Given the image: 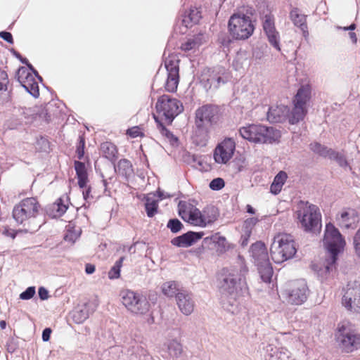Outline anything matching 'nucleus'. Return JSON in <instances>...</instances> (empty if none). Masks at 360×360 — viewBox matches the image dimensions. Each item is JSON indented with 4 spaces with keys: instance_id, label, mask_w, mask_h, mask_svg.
<instances>
[{
    "instance_id": "5fc2aeb1",
    "label": "nucleus",
    "mask_w": 360,
    "mask_h": 360,
    "mask_svg": "<svg viewBox=\"0 0 360 360\" xmlns=\"http://www.w3.org/2000/svg\"><path fill=\"white\" fill-rule=\"evenodd\" d=\"M36 145L41 152H47L50 148V143L44 136H40L37 139Z\"/></svg>"
},
{
    "instance_id": "7ed1b4c3",
    "label": "nucleus",
    "mask_w": 360,
    "mask_h": 360,
    "mask_svg": "<svg viewBox=\"0 0 360 360\" xmlns=\"http://www.w3.org/2000/svg\"><path fill=\"white\" fill-rule=\"evenodd\" d=\"M257 25L247 20L243 15L233 13L227 23L228 32H220L217 41L224 48L229 49L236 41H245L255 32Z\"/></svg>"
},
{
    "instance_id": "8fccbe9b",
    "label": "nucleus",
    "mask_w": 360,
    "mask_h": 360,
    "mask_svg": "<svg viewBox=\"0 0 360 360\" xmlns=\"http://www.w3.org/2000/svg\"><path fill=\"white\" fill-rule=\"evenodd\" d=\"M259 221V219L257 217H249L244 220L242 231L243 232L251 233L256 226V224Z\"/></svg>"
},
{
    "instance_id": "69168bd1",
    "label": "nucleus",
    "mask_w": 360,
    "mask_h": 360,
    "mask_svg": "<svg viewBox=\"0 0 360 360\" xmlns=\"http://www.w3.org/2000/svg\"><path fill=\"white\" fill-rule=\"evenodd\" d=\"M198 44L197 39H188L186 41L181 44L180 49L186 52L193 49Z\"/></svg>"
},
{
    "instance_id": "4be33fe9",
    "label": "nucleus",
    "mask_w": 360,
    "mask_h": 360,
    "mask_svg": "<svg viewBox=\"0 0 360 360\" xmlns=\"http://www.w3.org/2000/svg\"><path fill=\"white\" fill-rule=\"evenodd\" d=\"M249 252L254 259L255 264L269 259L266 245L262 240H257L252 243L250 247Z\"/></svg>"
},
{
    "instance_id": "6e6d98bb",
    "label": "nucleus",
    "mask_w": 360,
    "mask_h": 360,
    "mask_svg": "<svg viewBox=\"0 0 360 360\" xmlns=\"http://www.w3.org/2000/svg\"><path fill=\"white\" fill-rule=\"evenodd\" d=\"M37 117H39L40 119L44 120L47 123L50 122V121L51 120V115L49 112L47 105L40 110H38L37 111L34 110L35 120L37 119Z\"/></svg>"
},
{
    "instance_id": "e433bc0d",
    "label": "nucleus",
    "mask_w": 360,
    "mask_h": 360,
    "mask_svg": "<svg viewBox=\"0 0 360 360\" xmlns=\"http://www.w3.org/2000/svg\"><path fill=\"white\" fill-rule=\"evenodd\" d=\"M200 84L208 91L214 86L215 88V82L214 77V70L212 72L210 71V69L204 70L202 73L201 74L200 78Z\"/></svg>"
},
{
    "instance_id": "774afa93",
    "label": "nucleus",
    "mask_w": 360,
    "mask_h": 360,
    "mask_svg": "<svg viewBox=\"0 0 360 360\" xmlns=\"http://www.w3.org/2000/svg\"><path fill=\"white\" fill-rule=\"evenodd\" d=\"M358 292L354 291V304L355 305L354 311L360 312V283L359 284Z\"/></svg>"
},
{
    "instance_id": "2f4dec72",
    "label": "nucleus",
    "mask_w": 360,
    "mask_h": 360,
    "mask_svg": "<svg viewBox=\"0 0 360 360\" xmlns=\"http://www.w3.org/2000/svg\"><path fill=\"white\" fill-rule=\"evenodd\" d=\"M255 266H257L261 280L266 283H270L274 274L273 266L270 260H266L263 262H259L258 264H256Z\"/></svg>"
},
{
    "instance_id": "37998d69",
    "label": "nucleus",
    "mask_w": 360,
    "mask_h": 360,
    "mask_svg": "<svg viewBox=\"0 0 360 360\" xmlns=\"http://www.w3.org/2000/svg\"><path fill=\"white\" fill-rule=\"evenodd\" d=\"M166 226L173 234H177L184 229V225L176 217L170 218L167 221Z\"/></svg>"
},
{
    "instance_id": "a878e982",
    "label": "nucleus",
    "mask_w": 360,
    "mask_h": 360,
    "mask_svg": "<svg viewBox=\"0 0 360 360\" xmlns=\"http://www.w3.org/2000/svg\"><path fill=\"white\" fill-rule=\"evenodd\" d=\"M195 129L192 136V141L195 146L204 147L207 145L209 139V129L200 123H195Z\"/></svg>"
},
{
    "instance_id": "09e8293b",
    "label": "nucleus",
    "mask_w": 360,
    "mask_h": 360,
    "mask_svg": "<svg viewBox=\"0 0 360 360\" xmlns=\"http://www.w3.org/2000/svg\"><path fill=\"white\" fill-rule=\"evenodd\" d=\"M22 124V121L18 117V115L15 112H13L12 116H11L4 124L6 129L10 130L16 129Z\"/></svg>"
},
{
    "instance_id": "864d4df0",
    "label": "nucleus",
    "mask_w": 360,
    "mask_h": 360,
    "mask_svg": "<svg viewBox=\"0 0 360 360\" xmlns=\"http://www.w3.org/2000/svg\"><path fill=\"white\" fill-rule=\"evenodd\" d=\"M214 244H216L219 248H221L220 252H224L229 250L231 247L228 243L226 238L224 236L219 235L218 236L214 238Z\"/></svg>"
},
{
    "instance_id": "ea45409f",
    "label": "nucleus",
    "mask_w": 360,
    "mask_h": 360,
    "mask_svg": "<svg viewBox=\"0 0 360 360\" xmlns=\"http://www.w3.org/2000/svg\"><path fill=\"white\" fill-rule=\"evenodd\" d=\"M126 257L124 256L120 257L110 268L108 273V278L110 280H115L120 278L121 276V269L122 266L123 262Z\"/></svg>"
},
{
    "instance_id": "b1692460",
    "label": "nucleus",
    "mask_w": 360,
    "mask_h": 360,
    "mask_svg": "<svg viewBox=\"0 0 360 360\" xmlns=\"http://www.w3.org/2000/svg\"><path fill=\"white\" fill-rule=\"evenodd\" d=\"M94 311V309H90V304L85 302L75 307L70 312V315L75 323L80 324L84 322Z\"/></svg>"
},
{
    "instance_id": "5701e85b",
    "label": "nucleus",
    "mask_w": 360,
    "mask_h": 360,
    "mask_svg": "<svg viewBox=\"0 0 360 360\" xmlns=\"http://www.w3.org/2000/svg\"><path fill=\"white\" fill-rule=\"evenodd\" d=\"M289 17L293 25L300 29L303 37L307 39L309 37L308 27L307 25V15L302 14L298 8L291 9Z\"/></svg>"
},
{
    "instance_id": "0eeeda50",
    "label": "nucleus",
    "mask_w": 360,
    "mask_h": 360,
    "mask_svg": "<svg viewBox=\"0 0 360 360\" xmlns=\"http://www.w3.org/2000/svg\"><path fill=\"white\" fill-rule=\"evenodd\" d=\"M334 335L342 352L352 353L360 349V333L349 323H339Z\"/></svg>"
},
{
    "instance_id": "603ef678",
    "label": "nucleus",
    "mask_w": 360,
    "mask_h": 360,
    "mask_svg": "<svg viewBox=\"0 0 360 360\" xmlns=\"http://www.w3.org/2000/svg\"><path fill=\"white\" fill-rule=\"evenodd\" d=\"M352 247L356 257L360 259V227L352 237Z\"/></svg>"
},
{
    "instance_id": "f03ea898",
    "label": "nucleus",
    "mask_w": 360,
    "mask_h": 360,
    "mask_svg": "<svg viewBox=\"0 0 360 360\" xmlns=\"http://www.w3.org/2000/svg\"><path fill=\"white\" fill-rule=\"evenodd\" d=\"M323 246L326 250L325 269L330 273L336 270L340 256L344 252L346 240L340 230L331 222L326 224Z\"/></svg>"
},
{
    "instance_id": "aec40b11",
    "label": "nucleus",
    "mask_w": 360,
    "mask_h": 360,
    "mask_svg": "<svg viewBox=\"0 0 360 360\" xmlns=\"http://www.w3.org/2000/svg\"><path fill=\"white\" fill-rule=\"evenodd\" d=\"M22 70L25 72V69L23 67H20L16 72L15 78L20 83V86L22 87L25 91L30 94L34 98H37L39 96V87L38 83L31 75H27L25 79H21L20 76V72Z\"/></svg>"
},
{
    "instance_id": "e2e57ef3",
    "label": "nucleus",
    "mask_w": 360,
    "mask_h": 360,
    "mask_svg": "<svg viewBox=\"0 0 360 360\" xmlns=\"http://www.w3.org/2000/svg\"><path fill=\"white\" fill-rule=\"evenodd\" d=\"M53 205L57 206L56 207L57 209L56 212H59V216H63L68 208V206L65 204L64 200L62 198H58Z\"/></svg>"
},
{
    "instance_id": "9d476101",
    "label": "nucleus",
    "mask_w": 360,
    "mask_h": 360,
    "mask_svg": "<svg viewBox=\"0 0 360 360\" xmlns=\"http://www.w3.org/2000/svg\"><path fill=\"white\" fill-rule=\"evenodd\" d=\"M123 305L128 311L135 314H146L150 304L142 293L132 290H124L120 292Z\"/></svg>"
},
{
    "instance_id": "393cba45",
    "label": "nucleus",
    "mask_w": 360,
    "mask_h": 360,
    "mask_svg": "<svg viewBox=\"0 0 360 360\" xmlns=\"http://www.w3.org/2000/svg\"><path fill=\"white\" fill-rule=\"evenodd\" d=\"M152 115L160 134L168 141L172 147H178L179 145V138L165 125L162 120L160 119L158 115L154 113H153Z\"/></svg>"
},
{
    "instance_id": "bf43d9fd",
    "label": "nucleus",
    "mask_w": 360,
    "mask_h": 360,
    "mask_svg": "<svg viewBox=\"0 0 360 360\" xmlns=\"http://www.w3.org/2000/svg\"><path fill=\"white\" fill-rule=\"evenodd\" d=\"M276 354L271 360H289L290 352L284 347H280L279 349H275Z\"/></svg>"
},
{
    "instance_id": "4468645a",
    "label": "nucleus",
    "mask_w": 360,
    "mask_h": 360,
    "mask_svg": "<svg viewBox=\"0 0 360 360\" xmlns=\"http://www.w3.org/2000/svg\"><path fill=\"white\" fill-rule=\"evenodd\" d=\"M309 148L314 153L319 155L321 158L335 161L340 167H349L350 169H352L349 162L343 154L335 150L333 148H328L325 145L321 144L320 142L314 141L310 143L309 145Z\"/></svg>"
},
{
    "instance_id": "0e129e2a",
    "label": "nucleus",
    "mask_w": 360,
    "mask_h": 360,
    "mask_svg": "<svg viewBox=\"0 0 360 360\" xmlns=\"http://www.w3.org/2000/svg\"><path fill=\"white\" fill-rule=\"evenodd\" d=\"M288 179V174L284 171H280L278 174L274 176L273 181L276 183L277 185H279L281 188H283V185L286 182Z\"/></svg>"
},
{
    "instance_id": "9b49d317",
    "label": "nucleus",
    "mask_w": 360,
    "mask_h": 360,
    "mask_svg": "<svg viewBox=\"0 0 360 360\" xmlns=\"http://www.w3.org/2000/svg\"><path fill=\"white\" fill-rule=\"evenodd\" d=\"M223 112L217 105L205 104L198 108L195 112V123H200L210 127L219 126L222 122Z\"/></svg>"
},
{
    "instance_id": "412c9836",
    "label": "nucleus",
    "mask_w": 360,
    "mask_h": 360,
    "mask_svg": "<svg viewBox=\"0 0 360 360\" xmlns=\"http://www.w3.org/2000/svg\"><path fill=\"white\" fill-rule=\"evenodd\" d=\"M193 297V294L186 290H183L177 295L176 304L181 312L184 315L188 316L193 311L195 302Z\"/></svg>"
},
{
    "instance_id": "7c9ffc66",
    "label": "nucleus",
    "mask_w": 360,
    "mask_h": 360,
    "mask_svg": "<svg viewBox=\"0 0 360 360\" xmlns=\"http://www.w3.org/2000/svg\"><path fill=\"white\" fill-rule=\"evenodd\" d=\"M150 194H143V198H140L144 202V209L148 218H153L159 212V200L150 197Z\"/></svg>"
},
{
    "instance_id": "1a4fd4ad",
    "label": "nucleus",
    "mask_w": 360,
    "mask_h": 360,
    "mask_svg": "<svg viewBox=\"0 0 360 360\" xmlns=\"http://www.w3.org/2000/svg\"><path fill=\"white\" fill-rule=\"evenodd\" d=\"M40 208L41 205L36 198H26L14 206L12 216L18 224H22L26 220H30V223L36 219Z\"/></svg>"
},
{
    "instance_id": "f257e3e1",
    "label": "nucleus",
    "mask_w": 360,
    "mask_h": 360,
    "mask_svg": "<svg viewBox=\"0 0 360 360\" xmlns=\"http://www.w3.org/2000/svg\"><path fill=\"white\" fill-rule=\"evenodd\" d=\"M218 288L221 295L222 307L233 314H238L241 309L239 298L249 295L243 275L223 268L218 277Z\"/></svg>"
},
{
    "instance_id": "49530a36",
    "label": "nucleus",
    "mask_w": 360,
    "mask_h": 360,
    "mask_svg": "<svg viewBox=\"0 0 360 360\" xmlns=\"http://www.w3.org/2000/svg\"><path fill=\"white\" fill-rule=\"evenodd\" d=\"M13 112H15L18 115H20L28 121L35 120L34 110L32 108H22V107H14Z\"/></svg>"
},
{
    "instance_id": "680f3d73",
    "label": "nucleus",
    "mask_w": 360,
    "mask_h": 360,
    "mask_svg": "<svg viewBox=\"0 0 360 360\" xmlns=\"http://www.w3.org/2000/svg\"><path fill=\"white\" fill-rule=\"evenodd\" d=\"M127 134L131 138L144 136L143 129L140 126H134L129 128L127 131Z\"/></svg>"
},
{
    "instance_id": "de8ad7c7",
    "label": "nucleus",
    "mask_w": 360,
    "mask_h": 360,
    "mask_svg": "<svg viewBox=\"0 0 360 360\" xmlns=\"http://www.w3.org/2000/svg\"><path fill=\"white\" fill-rule=\"evenodd\" d=\"M86 140L84 134L79 136L76 144V153L77 158L80 160L84 158L85 153Z\"/></svg>"
},
{
    "instance_id": "58836bf2",
    "label": "nucleus",
    "mask_w": 360,
    "mask_h": 360,
    "mask_svg": "<svg viewBox=\"0 0 360 360\" xmlns=\"http://www.w3.org/2000/svg\"><path fill=\"white\" fill-rule=\"evenodd\" d=\"M233 13L238 15L239 16L243 15L247 20H250L257 25V11L253 6H243L242 9L234 11Z\"/></svg>"
},
{
    "instance_id": "338daca9",
    "label": "nucleus",
    "mask_w": 360,
    "mask_h": 360,
    "mask_svg": "<svg viewBox=\"0 0 360 360\" xmlns=\"http://www.w3.org/2000/svg\"><path fill=\"white\" fill-rule=\"evenodd\" d=\"M56 207L57 206L53 205V204L46 205L44 209L45 214L48 215L52 219L60 217V216H59V212H56Z\"/></svg>"
},
{
    "instance_id": "4c0bfd02",
    "label": "nucleus",
    "mask_w": 360,
    "mask_h": 360,
    "mask_svg": "<svg viewBox=\"0 0 360 360\" xmlns=\"http://www.w3.org/2000/svg\"><path fill=\"white\" fill-rule=\"evenodd\" d=\"M202 210L205 217L207 225L214 224L219 217V211L218 208L213 205H207Z\"/></svg>"
},
{
    "instance_id": "f8f14e48",
    "label": "nucleus",
    "mask_w": 360,
    "mask_h": 360,
    "mask_svg": "<svg viewBox=\"0 0 360 360\" xmlns=\"http://www.w3.org/2000/svg\"><path fill=\"white\" fill-rule=\"evenodd\" d=\"M201 18L200 8L191 6L188 11H185L184 13L181 15L180 18L174 24L172 37H174V34L183 35L186 34L187 30L198 24Z\"/></svg>"
},
{
    "instance_id": "a18cd8bd",
    "label": "nucleus",
    "mask_w": 360,
    "mask_h": 360,
    "mask_svg": "<svg viewBox=\"0 0 360 360\" xmlns=\"http://www.w3.org/2000/svg\"><path fill=\"white\" fill-rule=\"evenodd\" d=\"M340 217L342 224L339 223V226L341 227H345L347 229L353 228L352 221H354V219L351 216V212L347 210H344L340 214Z\"/></svg>"
},
{
    "instance_id": "6ab92c4d",
    "label": "nucleus",
    "mask_w": 360,
    "mask_h": 360,
    "mask_svg": "<svg viewBox=\"0 0 360 360\" xmlns=\"http://www.w3.org/2000/svg\"><path fill=\"white\" fill-rule=\"evenodd\" d=\"M290 107L283 104H276L269 106L266 112L267 120L270 123H283L289 116Z\"/></svg>"
},
{
    "instance_id": "473e14b6",
    "label": "nucleus",
    "mask_w": 360,
    "mask_h": 360,
    "mask_svg": "<svg viewBox=\"0 0 360 360\" xmlns=\"http://www.w3.org/2000/svg\"><path fill=\"white\" fill-rule=\"evenodd\" d=\"M185 222L201 228H205L207 226L203 210L200 211L196 207L190 210V214L186 217Z\"/></svg>"
},
{
    "instance_id": "20e7f679",
    "label": "nucleus",
    "mask_w": 360,
    "mask_h": 360,
    "mask_svg": "<svg viewBox=\"0 0 360 360\" xmlns=\"http://www.w3.org/2000/svg\"><path fill=\"white\" fill-rule=\"evenodd\" d=\"M241 137L255 143L273 144L278 143L281 131L271 126L262 124H248L238 130Z\"/></svg>"
},
{
    "instance_id": "423d86ee",
    "label": "nucleus",
    "mask_w": 360,
    "mask_h": 360,
    "mask_svg": "<svg viewBox=\"0 0 360 360\" xmlns=\"http://www.w3.org/2000/svg\"><path fill=\"white\" fill-rule=\"evenodd\" d=\"M297 251L294 237L288 233H278L275 236L270 247V255L276 264L293 258Z\"/></svg>"
},
{
    "instance_id": "ddd939ff",
    "label": "nucleus",
    "mask_w": 360,
    "mask_h": 360,
    "mask_svg": "<svg viewBox=\"0 0 360 360\" xmlns=\"http://www.w3.org/2000/svg\"><path fill=\"white\" fill-rule=\"evenodd\" d=\"M179 63L180 60L176 56L170 55L164 61L167 73L165 88L167 92L174 93L177 90L180 79Z\"/></svg>"
},
{
    "instance_id": "bb28decb",
    "label": "nucleus",
    "mask_w": 360,
    "mask_h": 360,
    "mask_svg": "<svg viewBox=\"0 0 360 360\" xmlns=\"http://www.w3.org/2000/svg\"><path fill=\"white\" fill-rule=\"evenodd\" d=\"M311 98V87L309 84H302L292 98V103L307 107Z\"/></svg>"
},
{
    "instance_id": "13d9d810",
    "label": "nucleus",
    "mask_w": 360,
    "mask_h": 360,
    "mask_svg": "<svg viewBox=\"0 0 360 360\" xmlns=\"http://www.w3.org/2000/svg\"><path fill=\"white\" fill-rule=\"evenodd\" d=\"M19 347V341L17 338L11 337L8 338L6 343L7 352L13 354Z\"/></svg>"
},
{
    "instance_id": "f704fd0d",
    "label": "nucleus",
    "mask_w": 360,
    "mask_h": 360,
    "mask_svg": "<svg viewBox=\"0 0 360 360\" xmlns=\"http://www.w3.org/2000/svg\"><path fill=\"white\" fill-rule=\"evenodd\" d=\"M162 292L167 297L177 298L179 293L184 290L182 288H179V283L175 281H171L164 283L161 286Z\"/></svg>"
},
{
    "instance_id": "6e6552de",
    "label": "nucleus",
    "mask_w": 360,
    "mask_h": 360,
    "mask_svg": "<svg viewBox=\"0 0 360 360\" xmlns=\"http://www.w3.org/2000/svg\"><path fill=\"white\" fill-rule=\"evenodd\" d=\"M155 108L158 114H162L168 125L172 124L174 120L184 110L182 103L167 94L158 98Z\"/></svg>"
},
{
    "instance_id": "2eb2a0df",
    "label": "nucleus",
    "mask_w": 360,
    "mask_h": 360,
    "mask_svg": "<svg viewBox=\"0 0 360 360\" xmlns=\"http://www.w3.org/2000/svg\"><path fill=\"white\" fill-rule=\"evenodd\" d=\"M262 29L269 44L278 51H281L280 34L275 25V18L271 13L262 18Z\"/></svg>"
},
{
    "instance_id": "39448f33",
    "label": "nucleus",
    "mask_w": 360,
    "mask_h": 360,
    "mask_svg": "<svg viewBox=\"0 0 360 360\" xmlns=\"http://www.w3.org/2000/svg\"><path fill=\"white\" fill-rule=\"evenodd\" d=\"M297 222L306 233H320L321 230V214L319 207L308 201L300 200L295 212Z\"/></svg>"
},
{
    "instance_id": "dca6fc26",
    "label": "nucleus",
    "mask_w": 360,
    "mask_h": 360,
    "mask_svg": "<svg viewBox=\"0 0 360 360\" xmlns=\"http://www.w3.org/2000/svg\"><path fill=\"white\" fill-rule=\"evenodd\" d=\"M236 143L233 138L226 137L217 144L214 150L213 158L217 164H226L233 156Z\"/></svg>"
},
{
    "instance_id": "c03bdc74",
    "label": "nucleus",
    "mask_w": 360,
    "mask_h": 360,
    "mask_svg": "<svg viewBox=\"0 0 360 360\" xmlns=\"http://www.w3.org/2000/svg\"><path fill=\"white\" fill-rule=\"evenodd\" d=\"M354 289H349L345 295L342 296V304L345 307L347 311H354L355 305L354 304V297L352 298V295L354 296Z\"/></svg>"
},
{
    "instance_id": "3c124183",
    "label": "nucleus",
    "mask_w": 360,
    "mask_h": 360,
    "mask_svg": "<svg viewBox=\"0 0 360 360\" xmlns=\"http://www.w3.org/2000/svg\"><path fill=\"white\" fill-rule=\"evenodd\" d=\"M80 231L77 232L75 229L72 227L67 230V232L63 236V239L73 244L80 237Z\"/></svg>"
},
{
    "instance_id": "cd10ccee",
    "label": "nucleus",
    "mask_w": 360,
    "mask_h": 360,
    "mask_svg": "<svg viewBox=\"0 0 360 360\" xmlns=\"http://www.w3.org/2000/svg\"><path fill=\"white\" fill-rule=\"evenodd\" d=\"M74 167L77 179V184L79 188L86 187L89 182L88 169L84 162L79 160L74 161Z\"/></svg>"
},
{
    "instance_id": "052dcab7",
    "label": "nucleus",
    "mask_w": 360,
    "mask_h": 360,
    "mask_svg": "<svg viewBox=\"0 0 360 360\" xmlns=\"http://www.w3.org/2000/svg\"><path fill=\"white\" fill-rule=\"evenodd\" d=\"M36 293V288L34 286H30L27 288L23 292H22L19 298L22 300H29L32 298Z\"/></svg>"
},
{
    "instance_id": "72a5a7b5",
    "label": "nucleus",
    "mask_w": 360,
    "mask_h": 360,
    "mask_svg": "<svg viewBox=\"0 0 360 360\" xmlns=\"http://www.w3.org/2000/svg\"><path fill=\"white\" fill-rule=\"evenodd\" d=\"M101 152L103 158L108 160L112 164L118 159L117 147L112 142L105 141L101 144Z\"/></svg>"
},
{
    "instance_id": "a211bd4d",
    "label": "nucleus",
    "mask_w": 360,
    "mask_h": 360,
    "mask_svg": "<svg viewBox=\"0 0 360 360\" xmlns=\"http://www.w3.org/2000/svg\"><path fill=\"white\" fill-rule=\"evenodd\" d=\"M204 231H188L179 236L173 238L170 243L176 248H187L197 243L203 238Z\"/></svg>"
},
{
    "instance_id": "c9c22d12",
    "label": "nucleus",
    "mask_w": 360,
    "mask_h": 360,
    "mask_svg": "<svg viewBox=\"0 0 360 360\" xmlns=\"http://www.w3.org/2000/svg\"><path fill=\"white\" fill-rule=\"evenodd\" d=\"M45 223L44 221L41 224L35 225L32 228H28V229H12L9 228L8 226L4 227V229L3 231V235L10 237L12 239H15L18 234L20 233H30L32 234L36 233L37 231L39 230V229L42 226V225Z\"/></svg>"
},
{
    "instance_id": "a19ab883",
    "label": "nucleus",
    "mask_w": 360,
    "mask_h": 360,
    "mask_svg": "<svg viewBox=\"0 0 360 360\" xmlns=\"http://www.w3.org/2000/svg\"><path fill=\"white\" fill-rule=\"evenodd\" d=\"M9 79L8 74L5 70L0 68V94L8 91ZM13 98L12 89L8 90L6 101H11Z\"/></svg>"
},
{
    "instance_id": "f3484780",
    "label": "nucleus",
    "mask_w": 360,
    "mask_h": 360,
    "mask_svg": "<svg viewBox=\"0 0 360 360\" xmlns=\"http://www.w3.org/2000/svg\"><path fill=\"white\" fill-rule=\"evenodd\" d=\"M308 293L309 288L304 280L293 282L292 287L285 290L288 302L296 305L304 303L307 299Z\"/></svg>"
},
{
    "instance_id": "c756f323",
    "label": "nucleus",
    "mask_w": 360,
    "mask_h": 360,
    "mask_svg": "<svg viewBox=\"0 0 360 360\" xmlns=\"http://www.w3.org/2000/svg\"><path fill=\"white\" fill-rule=\"evenodd\" d=\"M293 107L292 109L290 108L289 116H288L287 120L291 125L297 124L300 122L302 121L306 115L307 114V107L292 103Z\"/></svg>"
},
{
    "instance_id": "c85d7f7f",
    "label": "nucleus",
    "mask_w": 360,
    "mask_h": 360,
    "mask_svg": "<svg viewBox=\"0 0 360 360\" xmlns=\"http://www.w3.org/2000/svg\"><path fill=\"white\" fill-rule=\"evenodd\" d=\"M112 165L114 172L118 173L127 181L134 173L133 165L128 159L122 158L118 161L117 164L115 162Z\"/></svg>"
},
{
    "instance_id": "79ce46f5",
    "label": "nucleus",
    "mask_w": 360,
    "mask_h": 360,
    "mask_svg": "<svg viewBox=\"0 0 360 360\" xmlns=\"http://www.w3.org/2000/svg\"><path fill=\"white\" fill-rule=\"evenodd\" d=\"M195 206L184 200H179L177 205L178 215L184 221H186V217L190 214V210H192Z\"/></svg>"
},
{
    "instance_id": "4d7b16f0",
    "label": "nucleus",
    "mask_w": 360,
    "mask_h": 360,
    "mask_svg": "<svg viewBox=\"0 0 360 360\" xmlns=\"http://www.w3.org/2000/svg\"><path fill=\"white\" fill-rule=\"evenodd\" d=\"M225 186V181L221 177H217L211 180L209 188L214 191L221 190Z\"/></svg>"
}]
</instances>
